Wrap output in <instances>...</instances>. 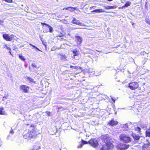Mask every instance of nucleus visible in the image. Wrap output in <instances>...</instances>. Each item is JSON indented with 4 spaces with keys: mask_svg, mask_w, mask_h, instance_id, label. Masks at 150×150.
Wrapping results in <instances>:
<instances>
[{
    "mask_svg": "<svg viewBox=\"0 0 150 150\" xmlns=\"http://www.w3.org/2000/svg\"><path fill=\"white\" fill-rule=\"evenodd\" d=\"M39 133L37 131V129L36 126L34 124H32L29 127V129L27 132H25L23 134V137L27 140H31L36 138Z\"/></svg>",
    "mask_w": 150,
    "mask_h": 150,
    "instance_id": "obj_1",
    "label": "nucleus"
},
{
    "mask_svg": "<svg viewBox=\"0 0 150 150\" xmlns=\"http://www.w3.org/2000/svg\"><path fill=\"white\" fill-rule=\"evenodd\" d=\"M114 146L111 141L106 142L101 148V150H112Z\"/></svg>",
    "mask_w": 150,
    "mask_h": 150,
    "instance_id": "obj_2",
    "label": "nucleus"
},
{
    "mask_svg": "<svg viewBox=\"0 0 150 150\" xmlns=\"http://www.w3.org/2000/svg\"><path fill=\"white\" fill-rule=\"evenodd\" d=\"M2 36L3 38L6 41L13 42L16 40V36L13 34L10 35L8 34L5 33L3 34Z\"/></svg>",
    "mask_w": 150,
    "mask_h": 150,
    "instance_id": "obj_3",
    "label": "nucleus"
},
{
    "mask_svg": "<svg viewBox=\"0 0 150 150\" xmlns=\"http://www.w3.org/2000/svg\"><path fill=\"white\" fill-rule=\"evenodd\" d=\"M120 140L125 143H129L131 141V138L128 135L121 134L119 136Z\"/></svg>",
    "mask_w": 150,
    "mask_h": 150,
    "instance_id": "obj_4",
    "label": "nucleus"
},
{
    "mask_svg": "<svg viewBox=\"0 0 150 150\" xmlns=\"http://www.w3.org/2000/svg\"><path fill=\"white\" fill-rule=\"evenodd\" d=\"M129 145L122 143H119L117 144L116 147L117 150H124L128 148Z\"/></svg>",
    "mask_w": 150,
    "mask_h": 150,
    "instance_id": "obj_5",
    "label": "nucleus"
},
{
    "mask_svg": "<svg viewBox=\"0 0 150 150\" xmlns=\"http://www.w3.org/2000/svg\"><path fill=\"white\" fill-rule=\"evenodd\" d=\"M89 144L94 148L97 147L99 145L98 142L96 138H91L89 140Z\"/></svg>",
    "mask_w": 150,
    "mask_h": 150,
    "instance_id": "obj_6",
    "label": "nucleus"
},
{
    "mask_svg": "<svg viewBox=\"0 0 150 150\" xmlns=\"http://www.w3.org/2000/svg\"><path fill=\"white\" fill-rule=\"evenodd\" d=\"M138 83L135 81L132 82L128 84V87L131 90H134L137 89L139 87Z\"/></svg>",
    "mask_w": 150,
    "mask_h": 150,
    "instance_id": "obj_7",
    "label": "nucleus"
},
{
    "mask_svg": "<svg viewBox=\"0 0 150 150\" xmlns=\"http://www.w3.org/2000/svg\"><path fill=\"white\" fill-rule=\"evenodd\" d=\"M70 67L72 69H74L75 74H77L81 73L82 71V69L80 67L71 65Z\"/></svg>",
    "mask_w": 150,
    "mask_h": 150,
    "instance_id": "obj_8",
    "label": "nucleus"
},
{
    "mask_svg": "<svg viewBox=\"0 0 150 150\" xmlns=\"http://www.w3.org/2000/svg\"><path fill=\"white\" fill-rule=\"evenodd\" d=\"M30 87L26 85H22L20 86V89L23 92L28 93L29 92Z\"/></svg>",
    "mask_w": 150,
    "mask_h": 150,
    "instance_id": "obj_9",
    "label": "nucleus"
},
{
    "mask_svg": "<svg viewBox=\"0 0 150 150\" xmlns=\"http://www.w3.org/2000/svg\"><path fill=\"white\" fill-rule=\"evenodd\" d=\"M118 124V122L115 121L113 119H112L108 122V125L110 126L113 127L116 125Z\"/></svg>",
    "mask_w": 150,
    "mask_h": 150,
    "instance_id": "obj_10",
    "label": "nucleus"
},
{
    "mask_svg": "<svg viewBox=\"0 0 150 150\" xmlns=\"http://www.w3.org/2000/svg\"><path fill=\"white\" fill-rule=\"evenodd\" d=\"M101 139L105 143L106 142L110 141V137L107 134L105 135H102L101 136Z\"/></svg>",
    "mask_w": 150,
    "mask_h": 150,
    "instance_id": "obj_11",
    "label": "nucleus"
},
{
    "mask_svg": "<svg viewBox=\"0 0 150 150\" xmlns=\"http://www.w3.org/2000/svg\"><path fill=\"white\" fill-rule=\"evenodd\" d=\"M142 149L143 150H150V145L149 142H148L147 143L144 144L142 146Z\"/></svg>",
    "mask_w": 150,
    "mask_h": 150,
    "instance_id": "obj_12",
    "label": "nucleus"
},
{
    "mask_svg": "<svg viewBox=\"0 0 150 150\" xmlns=\"http://www.w3.org/2000/svg\"><path fill=\"white\" fill-rule=\"evenodd\" d=\"M71 23L79 25H81L82 24V23H81L79 20H77L74 17L73 18Z\"/></svg>",
    "mask_w": 150,
    "mask_h": 150,
    "instance_id": "obj_13",
    "label": "nucleus"
},
{
    "mask_svg": "<svg viewBox=\"0 0 150 150\" xmlns=\"http://www.w3.org/2000/svg\"><path fill=\"white\" fill-rule=\"evenodd\" d=\"M75 40L77 44H80L83 40L82 37L79 36L77 35L75 36Z\"/></svg>",
    "mask_w": 150,
    "mask_h": 150,
    "instance_id": "obj_14",
    "label": "nucleus"
},
{
    "mask_svg": "<svg viewBox=\"0 0 150 150\" xmlns=\"http://www.w3.org/2000/svg\"><path fill=\"white\" fill-rule=\"evenodd\" d=\"M41 24L43 27H44V25H45V26H47L49 28V32L50 33H52L53 32V28L49 24H48L46 23H44L41 22Z\"/></svg>",
    "mask_w": 150,
    "mask_h": 150,
    "instance_id": "obj_15",
    "label": "nucleus"
},
{
    "mask_svg": "<svg viewBox=\"0 0 150 150\" xmlns=\"http://www.w3.org/2000/svg\"><path fill=\"white\" fill-rule=\"evenodd\" d=\"M89 144V141L88 142H87V141L84 140L82 139L81 141L80 144L79 145L78 147L79 148H81L83 145L87 144Z\"/></svg>",
    "mask_w": 150,
    "mask_h": 150,
    "instance_id": "obj_16",
    "label": "nucleus"
},
{
    "mask_svg": "<svg viewBox=\"0 0 150 150\" xmlns=\"http://www.w3.org/2000/svg\"><path fill=\"white\" fill-rule=\"evenodd\" d=\"M132 136L133 137L134 139L135 140H138L140 138V137L138 135H137L134 133H132Z\"/></svg>",
    "mask_w": 150,
    "mask_h": 150,
    "instance_id": "obj_17",
    "label": "nucleus"
},
{
    "mask_svg": "<svg viewBox=\"0 0 150 150\" xmlns=\"http://www.w3.org/2000/svg\"><path fill=\"white\" fill-rule=\"evenodd\" d=\"M72 52L74 53V57H75V56H78L79 54V52L76 49H74L72 51Z\"/></svg>",
    "mask_w": 150,
    "mask_h": 150,
    "instance_id": "obj_18",
    "label": "nucleus"
},
{
    "mask_svg": "<svg viewBox=\"0 0 150 150\" xmlns=\"http://www.w3.org/2000/svg\"><path fill=\"white\" fill-rule=\"evenodd\" d=\"M117 7V6L116 5L112 6H107L105 7V8L107 9H111L116 8Z\"/></svg>",
    "mask_w": 150,
    "mask_h": 150,
    "instance_id": "obj_19",
    "label": "nucleus"
},
{
    "mask_svg": "<svg viewBox=\"0 0 150 150\" xmlns=\"http://www.w3.org/2000/svg\"><path fill=\"white\" fill-rule=\"evenodd\" d=\"M41 148L40 146L38 144L35 145L33 149H30L29 150H39Z\"/></svg>",
    "mask_w": 150,
    "mask_h": 150,
    "instance_id": "obj_20",
    "label": "nucleus"
},
{
    "mask_svg": "<svg viewBox=\"0 0 150 150\" xmlns=\"http://www.w3.org/2000/svg\"><path fill=\"white\" fill-rule=\"evenodd\" d=\"M69 11H70L71 12H74L75 10H77L78 9V8L77 7H72L71 6L69 7Z\"/></svg>",
    "mask_w": 150,
    "mask_h": 150,
    "instance_id": "obj_21",
    "label": "nucleus"
},
{
    "mask_svg": "<svg viewBox=\"0 0 150 150\" xmlns=\"http://www.w3.org/2000/svg\"><path fill=\"white\" fill-rule=\"evenodd\" d=\"M27 81H28L30 83H36L35 81L33 79H32L30 77H27Z\"/></svg>",
    "mask_w": 150,
    "mask_h": 150,
    "instance_id": "obj_22",
    "label": "nucleus"
},
{
    "mask_svg": "<svg viewBox=\"0 0 150 150\" xmlns=\"http://www.w3.org/2000/svg\"><path fill=\"white\" fill-rule=\"evenodd\" d=\"M61 56V59L62 60L66 61L67 60V57L65 55L60 54Z\"/></svg>",
    "mask_w": 150,
    "mask_h": 150,
    "instance_id": "obj_23",
    "label": "nucleus"
},
{
    "mask_svg": "<svg viewBox=\"0 0 150 150\" xmlns=\"http://www.w3.org/2000/svg\"><path fill=\"white\" fill-rule=\"evenodd\" d=\"M92 12H98V13H100V12H104V11L103 10L101 9H95Z\"/></svg>",
    "mask_w": 150,
    "mask_h": 150,
    "instance_id": "obj_24",
    "label": "nucleus"
},
{
    "mask_svg": "<svg viewBox=\"0 0 150 150\" xmlns=\"http://www.w3.org/2000/svg\"><path fill=\"white\" fill-rule=\"evenodd\" d=\"M145 136L146 137H150V131L147 130L146 131Z\"/></svg>",
    "mask_w": 150,
    "mask_h": 150,
    "instance_id": "obj_25",
    "label": "nucleus"
},
{
    "mask_svg": "<svg viewBox=\"0 0 150 150\" xmlns=\"http://www.w3.org/2000/svg\"><path fill=\"white\" fill-rule=\"evenodd\" d=\"M4 108H3L1 107L0 108V115H4L5 114V112L3 111Z\"/></svg>",
    "mask_w": 150,
    "mask_h": 150,
    "instance_id": "obj_26",
    "label": "nucleus"
},
{
    "mask_svg": "<svg viewBox=\"0 0 150 150\" xmlns=\"http://www.w3.org/2000/svg\"><path fill=\"white\" fill-rule=\"evenodd\" d=\"M131 3L130 2L127 1L125 4L123 6V7H128L131 4Z\"/></svg>",
    "mask_w": 150,
    "mask_h": 150,
    "instance_id": "obj_27",
    "label": "nucleus"
},
{
    "mask_svg": "<svg viewBox=\"0 0 150 150\" xmlns=\"http://www.w3.org/2000/svg\"><path fill=\"white\" fill-rule=\"evenodd\" d=\"M4 47H5L6 48L9 50V53L11 54V55H12V54H11V48H10L9 47H8L7 45L6 44L5 45H4Z\"/></svg>",
    "mask_w": 150,
    "mask_h": 150,
    "instance_id": "obj_28",
    "label": "nucleus"
},
{
    "mask_svg": "<svg viewBox=\"0 0 150 150\" xmlns=\"http://www.w3.org/2000/svg\"><path fill=\"white\" fill-rule=\"evenodd\" d=\"M18 57H19L20 58V59L21 60H22L24 62L25 61V59L24 56H22V55L19 54L18 55Z\"/></svg>",
    "mask_w": 150,
    "mask_h": 150,
    "instance_id": "obj_29",
    "label": "nucleus"
},
{
    "mask_svg": "<svg viewBox=\"0 0 150 150\" xmlns=\"http://www.w3.org/2000/svg\"><path fill=\"white\" fill-rule=\"evenodd\" d=\"M135 130L137 131L138 132L140 133L141 132V129L139 127H137L135 128Z\"/></svg>",
    "mask_w": 150,
    "mask_h": 150,
    "instance_id": "obj_30",
    "label": "nucleus"
},
{
    "mask_svg": "<svg viewBox=\"0 0 150 150\" xmlns=\"http://www.w3.org/2000/svg\"><path fill=\"white\" fill-rule=\"evenodd\" d=\"M32 66L33 67V68H38L39 67H38V66L35 63H33L32 64Z\"/></svg>",
    "mask_w": 150,
    "mask_h": 150,
    "instance_id": "obj_31",
    "label": "nucleus"
},
{
    "mask_svg": "<svg viewBox=\"0 0 150 150\" xmlns=\"http://www.w3.org/2000/svg\"><path fill=\"white\" fill-rule=\"evenodd\" d=\"M145 21L147 23L150 25V20L149 19L146 18L145 19Z\"/></svg>",
    "mask_w": 150,
    "mask_h": 150,
    "instance_id": "obj_32",
    "label": "nucleus"
},
{
    "mask_svg": "<svg viewBox=\"0 0 150 150\" xmlns=\"http://www.w3.org/2000/svg\"><path fill=\"white\" fill-rule=\"evenodd\" d=\"M30 45L33 47L35 49H37L38 50H39V49L35 45L32 44H30Z\"/></svg>",
    "mask_w": 150,
    "mask_h": 150,
    "instance_id": "obj_33",
    "label": "nucleus"
},
{
    "mask_svg": "<svg viewBox=\"0 0 150 150\" xmlns=\"http://www.w3.org/2000/svg\"><path fill=\"white\" fill-rule=\"evenodd\" d=\"M69 7H65V8H63V10H69Z\"/></svg>",
    "mask_w": 150,
    "mask_h": 150,
    "instance_id": "obj_34",
    "label": "nucleus"
},
{
    "mask_svg": "<svg viewBox=\"0 0 150 150\" xmlns=\"http://www.w3.org/2000/svg\"><path fill=\"white\" fill-rule=\"evenodd\" d=\"M64 36L63 35H62V34H59L58 35V37H63Z\"/></svg>",
    "mask_w": 150,
    "mask_h": 150,
    "instance_id": "obj_35",
    "label": "nucleus"
},
{
    "mask_svg": "<svg viewBox=\"0 0 150 150\" xmlns=\"http://www.w3.org/2000/svg\"><path fill=\"white\" fill-rule=\"evenodd\" d=\"M7 97H8L7 96H4L3 97V100H4L5 99H7Z\"/></svg>",
    "mask_w": 150,
    "mask_h": 150,
    "instance_id": "obj_36",
    "label": "nucleus"
},
{
    "mask_svg": "<svg viewBox=\"0 0 150 150\" xmlns=\"http://www.w3.org/2000/svg\"><path fill=\"white\" fill-rule=\"evenodd\" d=\"M46 113L49 116H50V112L47 111V112H46Z\"/></svg>",
    "mask_w": 150,
    "mask_h": 150,
    "instance_id": "obj_37",
    "label": "nucleus"
},
{
    "mask_svg": "<svg viewBox=\"0 0 150 150\" xmlns=\"http://www.w3.org/2000/svg\"><path fill=\"white\" fill-rule=\"evenodd\" d=\"M2 144V141L0 139V146H1Z\"/></svg>",
    "mask_w": 150,
    "mask_h": 150,
    "instance_id": "obj_38",
    "label": "nucleus"
},
{
    "mask_svg": "<svg viewBox=\"0 0 150 150\" xmlns=\"http://www.w3.org/2000/svg\"><path fill=\"white\" fill-rule=\"evenodd\" d=\"M4 22V21L2 20H0V24H1L3 23Z\"/></svg>",
    "mask_w": 150,
    "mask_h": 150,
    "instance_id": "obj_39",
    "label": "nucleus"
},
{
    "mask_svg": "<svg viewBox=\"0 0 150 150\" xmlns=\"http://www.w3.org/2000/svg\"><path fill=\"white\" fill-rule=\"evenodd\" d=\"M124 8H125V7H123V6L122 7H119V9H120V8L122 9Z\"/></svg>",
    "mask_w": 150,
    "mask_h": 150,
    "instance_id": "obj_40",
    "label": "nucleus"
},
{
    "mask_svg": "<svg viewBox=\"0 0 150 150\" xmlns=\"http://www.w3.org/2000/svg\"><path fill=\"white\" fill-rule=\"evenodd\" d=\"M112 100L113 101V102L115 103V99H113V98H112Z\"/></svg>",
    "mask_w": 150,
    "mask_h": 150,
    "instance_id": "obj_41",
    "label": "nucleus"
},
{
    "mask_svg": "<svg viewBox=\"0 0 150 150\" xmlns=\"http://www.w3.org/2000/svg\"><path fill=\"white\" fill-rule=\"evenodd\" d=\"M64 40V39L62 38H61V39L60 40L62 41L63 40Z\"/></svg>",
    "mask_w": 150,
    "mask_h": 150,
    "instance_id": "obj_42",
    "label": "nucleus"
},
{
    "mask_svg": "<svg viewBox=\"0 0 150 150\" xmlns=\"http://www.w3.org/2000/svg\"><path fill=\"white\" fill-rule=\"evenodd\" d=\"M147 130L150 131V127L149 128V129H148Z\"/></svg>",
    "mask_w": 150,
    "mask_h": 150,
    "instance_id": "obj_43",
    "label": "nucleus"
},
{
    "mask_svg": "<svg viewBox=\"0 0 150 150\" xmlns=\"http://www.w3.org/2000/svg\"><path fill=\"white\" fill-rule=\"evenodd\" d=\"M119 46H120V45H118L117 46V47H119Z\"/></svg>",
    "mask_w": 150,
    "mask_h": 150,
    "instance_id": "obj_44",
    "label": "nucleus"
}]
</instances>
